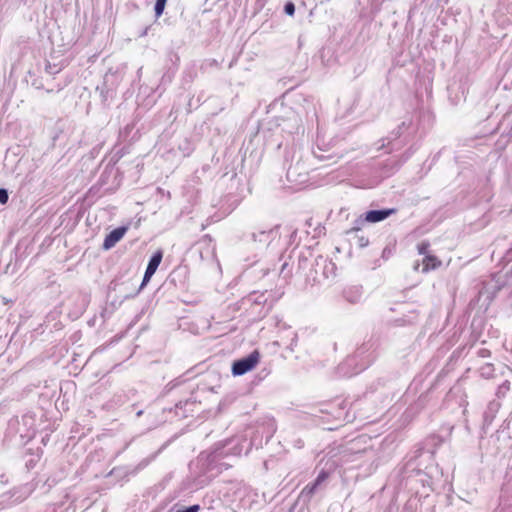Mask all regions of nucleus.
Wrapping results in <instances>:
<instances>
[{
    "mask_svg": "<svg viewBox=\"0 0 512 512\" xmlns=\"http://www.w3.org/2000/svg\"><path fill=\"white\" fill-rule=\"evenodd\" d=\"M259 358V352L254 350L249 355L235 360L232 364V374L235 376H241L251 371L259 362Z\"/></svg>",
    "mask_w": 512,
    "mask_h": 512,
    "instance_id": "nucleus-1",
    "label": "nucleus"
},
{
    "mask_svg": "<svg viewBox=\"0 0 512 512\" xmlns=\"http://www.w3.org/2000/svg\"><path fill=\"white\" fill-rule=\"evenodd\" d=\"M127 230L128 227L126 226H120L113 229L109 234L106 235L102 245L103 249L109 250L113 248L116 245V243L119 242L124 237Z\"/></svg>",
    "mask_w": 512,
    "mask_h": 512,
    "instance_id": "nucleus-2",
    "label": "nucleus"
},
{
    "mask_svg": "<svg viewBox=\"0 0 512 512\" xmlns=\"http://www.w3.org/2000/svg\"><path fill=\"white\" fill-rule=\"evenodd\" d=\"M395 208L388 209H380V210H370L365 213L364 221L370 223H377L387 219L389 216L396 213Z\"/></svg>",
    "mask_w": 512,
    "mask_h": 512,
    "instance_id": "nucleus-3",
    "label": "nucleus"
},
{
    "mask_svg": "<svg viewBox=\"0 0 512 512\" xmlns=\"http://www.w3.org/2000/svg\"><path fill=\"white\" fill-rule=\"evenodd\" d=\"M274 233L275 231L273 229L259 230L258 232H253L251 237L254 242H259L261 245L266 246L272 240Z\"/></svg>",
    "mask_w": 512,
    "mask_h": 512,
    "instance_id": "nucleus-4",
    "label": "nucleus"
},
{
    "mask_svg": "<svg viewBox=\"0 0 512 512\" xmlns=\"http://www.w3.org/2000/svg\"><path fill=\"white\" fill-rule=\"evenodd\" d=\"M344 298L351 304L358 303L362 298V289L358 286H352L344 290Z\"/></svg>",
    "mask_w": 512,
    "mask_h": 512,
    "instance_id": "nucleus-5",
    "label": "nucleus"
},
{
    "mask_svg": "<svg viewBox=\"0 0 512 512\" xmlns=\"http://www.w3.org/2000/svg\"><path fill=\"white\" fill-rule=\"evenodd\" d=\"M322 484L318 483L315 479L313 483L307 484L300 493V498L303 499L304 502H309L313 495L320 489Z\"/></svg>",
    "mask_w": 512,
    "mask_h": 512,
    "instance_id": "nucleus-6",
    "label": "nucleus"
},
{
    "mask_svg": "<svg viewBox=\"0 0 512 512\" xmlns=\"http://www.w3.org/2000/svg\"><path fill=\"white\" fill-rule=\"evenodd\" d=\"M65 67V63L60 61L59 63L52 62L51 60L46 61L45 71L50 75L59 73Z\"/></svg>",
    "mask_w": 512,
    "mask_h": 512,
    "instance_id": "nucleus-7",
    "label": "nucleus"
},
{
    "mask_svg": "<svg viewBox=\"0 0 512 512\" xmlns=\"http://www.w3.org/2000/svg\"><path fill=\"white\" fill-rule=\"evenodd\" d=\"M162 258H163V253L161 250H158L156 251L152 256L151 258L149 259V262H148V267L152 268L154 271L157 270V268L159 267L161 261H162Z\"/></svg>",
    "mask_w": 512,
    "mask_h": 512,
    "instance_id": "nucleus-8",
    "label": "nucleus"
},
{
    "mask_svg": "<svg viewBox=\"0 0 512 512\" xmlns=\"http://www.w3.org/2000/svg\"><path fill=\"white\" fill-rule=\"evenodd\" d=\"M504 281H501V277H493V279L487 283V290H492L493 294H496L502 289Z\"/></svg>",
    "mask_w": 512,
    "mask_h": 512,
    "instance_id": "nucleus-9",
    "label": "nucleus"
},
{
    "mask_svg": "<svg viewBox=\"0 0 512 512\" xmlns=\"http://www.w3.org/2000/svg\"><path fill=\"white\" fill-rule=\"evenodd\" d=\"M441 262L435 256H426L424 259L423 271L427 272L429 269H435Z\"/></svg>",
    "mask_w": 512,
    "mask_h": 512,
    "instance_id": "nucleus-10",
    "label": "nucleus"
},
{
    "mask_svg": "<svg viewBox=\"0 0 512 512\" xmlns=\"http://www.w3.org/2000/svg\"><path fill=\"white\" fill-rule=\"evenodd\" d=\"M480 374L484 378H491L494 374V366L491 363H486L480 368Z\"/></svg>",
    "mask_w": 512,
    "mask_h": 512,
    "instance_id": "nucleus-11",
    "label": "nucleus"
},
{
    "mask_svg": "<svg viewBox=\"0 0 512 512\" xmlns=\"http://www.w3.org/2000/svg\"><path fill=\"white\" fill-rule=\"evenodd\" d=\"M167 0H156L154 10L156 17H160L165 9Z\"/></svg>",
    "mask_w": 512,
    "mask_h": 512,
    "instance_id": "nucleus-12",
    "label": "nucleus"
},
{
    "mask_svg": "<svg viewBox=\"0 0 512 512\" xmlns=\"http://www.w3.org/2000/svg\"><path fill=\"white\" fill-rule=\"evenodd\" d=\"M284 12L288 15V16H293L294 13H295V5L293 2L289 1L287 2L285 5H284Z\"/></svg>",
    "mask_w": 512,
    "mask_h": 512,
    "instance_id": "nucleus-13",
    "label": "nucleus"
},
{
    "mask_svg": "<svg viewBox=\"0 0 512 512\" xmlns=\"http://www.w3.org/2000/svg\"><path fill=\"white\" fill-rule=\"evenodd\" d=\"M356 239H357V245L360 247V248H364L366 246H368L369 244V239L363 235L359 236V235H356L355 236Z\"/></svg>",
    "mask_w": 512,
    "mask_h": 512,
    "instance_id": "nucleus-14",
    "label": "nucleus"
},
{
    "mask_svg": "<svg viewBox=\"0 0 512 512\" xmlns=\"http://www.w3.org/2000/svg\"><path fill=\"white\" fill-rule=\"evenodd\" d=\"M329 477V473L325 470H321L318 476L316 477V480L318 483L323 484Z\"/></svg>",
    "mask_w": 512,
    "mask_h": 512,
    "instance_id": "nucleus-15",
    "label": "nucleus"
},
{
    "mask_svg": "<svg viewBox=\"0 0 512 512\" xmlns=\"http://www.w3.org/2000/svg\"><path fill=\"white\" fill-rule=\"evenodd\" d=\"M200 510V506L195 504L191 505L189 507H183L181 509H178L176 512H198Z\"/></svg>",
    "mask_w": 512,
    "mask_h": 512,
    "instance_id": "nucleus-16",
    "label": "nucleus"
},
{
    "mask_svg": "<svg viewBox=\"0 0 512 512\" xmlns=\"http://www.w3.org/2000/svg\"><path fill=\"white\" fill-rule=\"evenodd\" d=\"M9 199L8 191L4 188H0V203L6 204Z\"/></svg>",
    "mask_w": 512,
    "mask_h": 512,
    "instance_id": "nucleus-17",
    "label": "nucleus"
},
{
    "mask_svg": "<svg viewBox=\"0 0 512 512\" xmlns=\"http://www.w3.org/2000/svg\"><path fill=\"white\" fill-rule=\"evenodd\" d=\"M477 354H478L479 357L487 358V357L490 356L491 353H490V351L488 349L481 348V349L478 350Z\"/></svg>",
    "mask_w": 512,
    "mask_h": 512,
    "instance_id": "nucleus-18",
    "label": "nucleus"
},
{
    "mask_svg": "<svg viewBox=\"0 0 512 512\" xmlns=\"http://www.w3.org/2000/svg\"><path fill=\"white\" fill-rule=\"evenodd\" d=\"M427 248H428V244H425V243L420 244L419 247H418L419 253L420 254H425Z\"/></svg>",
    "mask_w": 512,
    "mask_h": 512,
    "instance_id": "nucleus-19",
    "label": "nucleus"
},
{
    "mask_svg": "<svg viewBox=\"0 0 512 512\" xmlns=\"http://www.w3.org/2000/svg\"><path fill=\"white\" fill-rule=\"evenodd\" d=\"M155 272L156 271L147 266L144 274H146L147 277H152L155 274Z\"/></svg>",
    "mask_w": 512,
    "mask_h": 512,
    "instance_id": "nucleus-20",
    "label": "nucleus"
},
{
    "mask_svg": "<svg viewBox=\"0 0 512 512\" xmlns=\"http://www.w3.org/2000/svg\"><path fill=\"white\" fill-rule=\"evenodd\" d=\"M150 279L151 277H147L146 274H144L140 289H142L150 281Z\"/></svg>",
    "mask_w": 512,
    "mask_h": 512,
    "instance_id": "nucleus-21",
    "label": "nucleus"
},
{
    "mask_svg": "<svg viewBox=\"0 0 512 512\" xmlns=\"http://www.w3.org/2000/svg\"><path fill=\"white\" fill-rule=\"evenodd\" d=\"M510 388V383L508 381L504 382L501 386H500V390L502 389H506V390H509Z\"/></svg>",
    "mask_w": 512,
    "mask_h": 512,
    "instance_id": "nucleus-22",
    "label": "nucleus"
},
{
    "mask_svg": "<svg viewBox=\"0 0 512 512\" xmlns=\"http://www.w3.org/2000/svg\"><path fill=\"white\" fill-rule=\"evenodd\" d=\"M359 230H360V228H359V227H353L352 229H350L349 231H347V233H348V234L353 233V232L357 233Z\"/></svg>",
    "mask_w": 512,
    "mask_h": 512,
    "instance_id": "nucleus-23",
    "label": "nucleus"
},
{
    "mask_svg": "<svg viewBox=\"0 0 512 512\" xmlns=\"http://www.w3.org/2000/svg\"><path fill=\"white\" fill-rule=\"evenodd\" d=\"M511 252H512V247H511V250L509 251V253H511Z\"/></svg>",
    "mask_w": 512,
    "mask_h": 512,
    "instance_id": "nucleus-24",
    "label": "nucleus"
}]
</instances>
